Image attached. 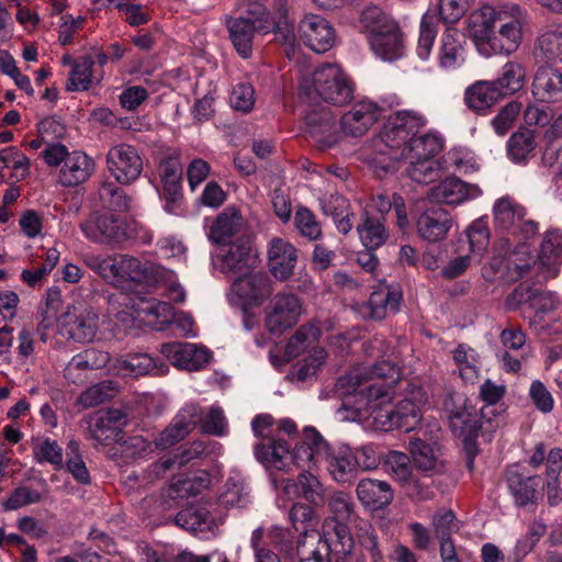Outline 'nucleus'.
<instances>
[{
    "label": "nucleus",
    "instance_id": "obj_34",
    "mask_svg": "<svg viewBox=\"0 0 562 562\" xmlns=\"http://www.w3.org/2000/svg\"><path fill=\"white\" fill-rule=\"evenodd\" d=\"M175 522L190 532L214 533L222 519L204 506H192L179 512Z\"/></svg>",
    "mask_w": 562,
    "mask_h": 562
},
{
    "label": "nucleus",
    "instance_id": "obj_16",
    "mask_svg": "<svg viewBox=\"0 0 562 562\" xmlns=\"http://www.w3.org/2000/svg\"><path fill=\"white\" fill-rule=\"evenodd\" d=\"M443 409L447 414L449 427L454 436L469 439L473 437L479 429V420L475 408L467 404L462 395H449L443 403Z\"/></svg>",
    "mask_w": 562,
    "mask_h": 562
},
{
    "label": "nucleus",
    "instance_id": "obj_35",
    "mask_svg": "<svg viewBox=\"0 0 562 562\" xmlns=\"http://www.w3.org/2000/svg\"><path fill=\"white\" fill-rule=\"evenodd\" d=\"M503 99L492 80H480L464 90L463 100L465 105L479 113L484 114Z\"/></svg>",
    "mask_w": 562,
    "mask_h": 562
},
{
    "label": "nucleus",
    "instance_id": "obj_51",
    "mask_svg": "<svg viewBox=\"0 0 562 562\" xmlns=\"http://www.w3.org/2000/svg\"><path fill=\"white\" fill-rule=\"evenodd\" d=\"M387 122L392 125V128H396L412 139L427 125L428 120L419 111L402 110L390 114Z\"/></svg>",
    "mask_w": 562,
    "mask_h": 562
},
{
    "label": "nucleus",
    "instance_id": "obj_58",
    "mask_svg": "<svg viewBox=\"0 0 562 562\" xmlns=\"http://www.w3.org/2000/svg\"><path fill=\"white\" fill-rule=\"evenodd\" d=\"M319 329L314 325H302L288 340L285 355L289 358L300 356L308 346L314 344L319 336Z\"/></svg>",
    "mask_w": 562,
    "mask_h": 562
},
{
    "label": "nucleus",
    "instance_id": "obj_9",
    "mask_svg": "<svg viewBox=\"0 0 562 562\" xmlns=\"http://www.w3.org/2000/svg\"><path fill=\"white\" fill-rule=\"evenodd\" d=\"M302 302L293 293L276 294L265 311V325L269 333L280 336L299 322Z\"/></svg>",
    "mask_w": 562,
    "mask_h": 562
},
{
    "label": "nucleus",
    "instance_id": "obj_25",
    "mask_svg": "<svg viewBox=\"0 0 562 562\" xmlns=\"http://www.w3.org/2000/svg\"><path fill=\"white\" fill-rule=\"evenodd\" d=\"M540 278L553 279L562 265V232L551 229L544 234L537 259Z\"/></svg>",
    "mask_w": 562,
    "mask_h": 562
},
{
    "label": "nucleus",
    "instance_id": "obj_57",
    "mask_svg": "<svg viewBox=\"0 0 562 562\" xmlns=\"http://www.w3.org/2000/svg\"><path fill=\"white\" fill-rule=\"evenodd\" d=\"M32 450L35 460L40 463L47 462L55 469L63 467V449L55 440L37 438L32 441Z\"/></svg>",
    "mask_w": 562,
    "mask_h": 562
},
{
    "label": "nucleus",
    "instance_id": "obj_24",
    "mask_svg": "<svg viewBox=\"0 0 562 562\" xmlns=\"http://www.w3.org/2000/svg\"><path fill=\"white\" fill-rule=\"evenodd\" d=\"M128 417L119 408H110L95 413L90 423V432L100 443H109L120 439L122 428L127 424Z\"/></svg>",
    "mask_w": 562,
    "mask_h": 562
},
{
    "label": "nucleus",
    "instance_id": "obj_53",
    "mask_svg": "<svg viewBox=\"0 0 562 562\" xmlns=\"http://www.w3.org/2000/svg\"><path fill=\"white\" fill-rule=\"evenodd\" d=\"M360 23L368 37L382 34L397 26L396 22L376 5L367 7L362 11Z\"/></svg>",
    "mask_w": 562,
    "mask_h": 562
},
{
    "label": "nucleus",
    "instance_id": "obj_10",
    "mask_svg": "<svg viewBox=\"0 0 562 562\" xmlns=\"http://www.w3.org/2000/svg\"><path fill=\"white\" fill-rule=\"evenodd\" d=\"M493 216L499 229L520 235L522 238L533 237L539 231L537 222L526 218V209L508 196L495 201Z\"/></svg>",
    "mask_w": 562,
    "mask_h": 562
},
{
    "label": "nucleus",
    "instance_id": "obj_22",
    "mask_svg": "<svg viewBox=\"0 0 562 562\" xmlns=\"http://www.w3.org/2000/svg\"><path fill=\"white\" fill-rule=\"evenodd\" d=\"M267 257L269 271L277 280L286 281L293 276L297 250L291 243L273 237L269 241Z\"/></svg>",
    "mask_w": 562,
    "mask_h": 562
},
{
    "label": "nucleus",
    "instance_id": "obj_28",
    "mask_svg": "<svg viewBox=\"0 0 562 562\" xmlns=\"http://www.w3.org/2000/svg\"><path fill=\"white\" fill-rule=\"evenodd\" d=\"M414 467L425 473L426 476L439 475L446 472V464L441 458L439 448L427 443L422 439H413L409 442Z\"/></svg>",
    "mask_w": 562,
    "mask_h": 562
},
{
    "label": "nucleus",
    "instance_id": "obj_36",
    "mask_svg": "<svg viewBox=\"0 0 562 562\" xmlns=\"http://www.w3.org/2000/svg\"><path fill=\"white\" fill-rule=\"evenodd\" d=\"M532 256L525 246L509 252L506 257L493 259L491 267L495 269L506 282H514L520 279L530 268Z\"/></svg>",
    "mask_w": 562,
    "mask_h": 562
},
{
    "label": "nucleus",
    "instance_id": "obj_32",
    "mask_svg": "<svg viewBox=\"0 0 562 562\" xmlns=\"http://www.w3.org/2000/svg\"><path fill=\"white\" fill-rule=\"evenodd\" d=\"M94 161L82 151H72L58 175V182L63 187H76L87 181L94 171Z\"/></svg>",
    "mask_w": 562,
    "mask_h": 562
},
{
    "label": "nucleus",
    "instance_id": "obj_15",
    "mask_svg": "<svg viewBox=\"0 0 562 562\" xmlns=\"http://www.w3.org/2000/svg\"><path fill=\"white\" fill-rule=\"evenodd\" d=\"M291 458L297 468L311 471L324 459L329 458V446L315 428L305 427Z\"/></svg>",
    "mask_w": 562,
    "mask_h": 562
},
{
    "label": "nucleus",
    "instance_id": "obj_47",
    "mask_svg": "<svg viewBox=\"0 0 562 562\" xmlns=\"http://www.w3.org/2000/svg\"><path fill=\"white\" fill-rule=\"evenodd\" d=\"M323 542L328 544V551L334 555H347L353 548V539L347 522H329L322 535Z\"/></svg>",
    "mask_w": 562,
    "mask_h": 562
},
{
    "label": "nucleus",
    "instance_id": "obj_46",
    "mask_svg": "<svg viewBox=\"0 0 562 562\" xmlns=\"http://www.w3.org/2000/svg\"><path fill=\"white\" fill-rule=\"evenodd\" d=\"M324 461L327 462L328 471L338 483L349 482L357 474V461L353 451L348 447L340 448L335 454L329 452V458Z\"/></svg>",
    "mask_w": 562,
    "mask_h": 562
},
{
    "label": "nucleus",
    "instance_id": "obj_59",
    "mask_svg": "<svg viewBox=\"0 0 562 562\" xmlns=\"http://www.w3.org/2000/svg\"><path fill=\"white\" fill-rule=\"evenodd\" d=\"M224 507H244L248 503V492L245 482L240 477H229L225 482L224 490L218 497Z\"/></svg>",
    "mask_w": 562,
    "mask_h": 562
},
{
    "label": "nucleus",
    "instance_id": "obj_41",
    "mask_svg": "<svg viewBox=\"0 0 562 562\" xmlns=\"http://www.w3.org/2000/svg\"><path fill=\"white\" fill-rule=\"evenodd\" d=\"M110 361V355L105 351L89 348L75 355L67 363L64 374L68 380L77 383L80 380L77 372L101 369Z\"/></svg>",
    "mask_w": 562,
    "mask_h": 562
},
{
    "label": "nucleus",
    "instance_id": "obj_19",
    "mask_svg": "<svg viewBox=\"0 0 562 562\" xmlns=\"http://www.w3.org/2000/svg\"><path fill=\"white\" fill-rule=\"evenodd\" d=\"M300 40L318 54L329 50L336 38L331 24L321 15L307 14L299 25Z\"/></svg>",
    "mask_w": 562,
    "mask_h": 562
},
{
    "label": "nucleus",
    "instance_id": "obj_56",
    "mask_svg": "<svg viewBox=\"0 0 562 562\" xmlns=\"http://www.w3.org/2000/svg\"><path fill=\"white\" fill-rule=\"evenodd\" d=\"M408 177L416 183L428 184L440 177L441 168L434 159H406Z\"/></svg>",
    "mask_w": 562,
    "mask_h": 562
},
{
    "label": "nucleus",
    "instance_id": "obj_13",
    "mask_svg": "<svg viewBox=\"0 0 562 562\" xmlns=\"http://www.w3.org/2000/svg\"><path fill=\"white\" fill-rule=\"evenodd\" d=\"M106 165L110 173L121 184L134 182L143 170L140 156L127 144L112 146L106 154Z\"/></svg>",
    "mask_w": 562,
    "mask_h": 562
},
{
    "label": "nucleus",
    "instance_id": "obj_43",
    "mask_svg": "<svg viewBox=\"0 0 562 562\" xmlns=\"http://www.w3.org/2000/svg\"><path fill=\"white\" fill-rule=\"evenodd\" d=\"M373 53L383 60H395L403 55V35L398 25L382 34L369 36Z\"/></svg>",
    "mask_w": 562,
    "mask_h": 562
},
{
    "label": "nucleus",
    "instance_id": "obj_17",
    "mask_svg": "<svg viewBox=\"0 0 562 562\" xmlns=\"http://www.w3.org/2000/svg\"><path fill=\"white\" fill-rule=\"evenodd\" d=\"M202 420V411L196 404L184 405L171 423L155 439L157 449H167L183 440Z\"/></svg>",
    "mask_w": 562,
    "mask_h": 562
},
{
    "label": "nucleus",
    "instance_id": "obj_2",
    "mask_svg": "<svg viewBox=\"0 0 562 562\" xmlns=\"http://www.w3.org/2000/svg\"><path fill=\"white\" fill-rule=\"evenodd\" d=\"M398 379V369L389 361L379 362L372 367L358 366L338 378L336 391L349 396L342 409L355 405V416H342L344 419L360 418L366 414L379 411L392 400L393 384Z\"/></svg>",
    "mask_w": 562,
    "mask_h": 562
},
{
    "label": "nucleus",
    "instance_id": "obj_27",
    "mask_svg": "<svg viewBox=\"0 0 562 562\" xmlns=\"http://www.w3.org/2000/svg\"><path fill=\"white\" fill-rule=\"evenodd\" d=\"M542 479L539 475H525L516 468L507 470V486L517 506L524 507L539 499V487Z\"/></svg>",
    "mask_w": 562,
    "mask_h": 562
},
{
    "label": "nucleus",
    "instance_id": "obj_38",
    "mask_svg": "<svg viewBox=\"0 0 562 562\" xmlns=\"http://www.w3.org/2000/svg\"><path fill=\"white\" fill-rule=\"evenodd\" d=\"M357 496L363 506L378 510L387 506L393 499V490L385 481L361 480L357 485Z\"/></svg>",
    "mask_w": 562,
    "mask_h": 562
},
{
    "label": "nucleus",
    "instance_id": "obj_45",
    "mask_svg": "<svg viewBox=\"0 0 562 562\" xmlns=\"http://www.w3.org/2000/svg\"><path fill=\"white\" fill-rule=\"evenodd\" d=\"M243 226V218L239 212L235 209H226L212 222L207 237L215 244L225 243Z\"/></svg>",
    "mask_w": 562,
    "mask_h": 562
},
{
    "label": "nucleus",
    "instance_id": "obj_3",
    "mask_svg": "<svg viewBox=\"0 0 562 562\" xmlns=\"http://www.w3.org/2000/svg\"><path fill=\"white\" fill-rule=\"evenodd\" d=\"M85 263L106 283L123 290H132L158 279V268L127 254L89 255Z\"/></svg>",
    "mask_w": 562,
    "mask_h": 562
},
{
    "label": "nucleus",
    "instance_id": "obj_33",
    "mask_svg": "<svg viewBox=\"0 0 562 562\" xmlns=\"http://www.w3.org/2000/svg\"><path fill=\"white\" fill-rule=\"evenodd\" d=\"M464 34L456 29H448L443 32L440 41L438 61L445 69L460 67L465 60Z\"/></svg>",
    "mask_w": 562,
    "mask_h": 562
},
{
    "label": "nucleus",
    "instance_id": "obj_31",
    "mask_svg": "<svg viewBox=\"0 0 562 562\" xmlns=\"http://www.w3.org/2000/svg\"><path fill=\"white\" fill-rule=\"evenodd\" d=\"M411 139L397 131L386 121L380 134L373 139V147L376 156L385 157L389 161L395 162L403 159L405 146Z\"/></svg>",
    "mask_w": 562,
    "mask_h": 562
},
{
    "label": "nucleus",
    "instance_id": "obj_23",
    "mask_svg": "<svg viewBox=\"0 0 562 562\" xmlns=\"http://www.w3.org/2000/svg\"><path fill=\"white\" fill-rule=\"evenodd\" d=\"M482 194V190L476 184H469L457 177H448L432 187L429 198L442 204L458 205L469 199H475Z\"/></svg>",
    "mask_w": 562,
    "mask_h": 562
},
{
    "label": "nucleus",
    "instance_id": "obj_18",
    "mask_svg": "<svg viewBox=\"0 0 562 562\" xmlns=\"http://www.w3.org/2000/svg\"><path fill=\"white\" fill-rule=\"evenodd\" d=\"M160 351L171 364L188 371L203 369L211 359L209 349L192 342H166L161 345Z\"/></svg>",
    "mask_w": 562,
    "mask_h": 562
},
{
    "label": "nucleus",
    "instance_id": "obj_26",
    "mask_svg": "<svg viewBox=\"0 0 562 562\" xmlns=\"http://www.w3.org/2000/svg\"><path fill=\"white\" fill-rule=\"evenodd\" d=\"M532 95L542 103L562 101V71L552 66H541L532 80Z\"/></svg>",
    "mask_w": 562,
    "mask_h": 562
},
{
    "label": "nucleus",
    "instance_id": "obj_39",
    "mask_svg": "<svg viewBox=\"0 0 562 562\" xmlns=\"http://www.w3.org/2000/svg\"><path fill=\"white\" fill-rule=\"evenodd\" d=\"M137 315L139 323H145L156 330H162L165 325L172 323L175 311L167 302L142 299L137 302Z\"/></svg>",
    "mask_w": 562,
    "mask_h": 562
},
{
    "label": "nucleus",
    "instance_id": "obj_21",
    "mask_svg": "<svg viewBox=\"0 0 562 562\" xmlns=\"http://www.w3.org/2000/svg\"><path fill=\"white\" fill-rule=\"evenodd\" d=\"M381 115L382 110L375 103L370 101L358 102L341 116V133L353 138L362 137Z\"/></svg>",
    "mask_w": 562,
    "mask_h": 562
},
{
    "label": "nucleus",
    "instance_id": "obj_49",
    "mask_svg": "<svg viewBox=\"0 0 562 562\" xmlns=\"http://www.w3.org/2000/svg\"><path fill=\"white\" fill-rule=\"evenodd\" d=\"M525 67L515 60L507 61L501 69L498 77L492 80L504 97L518 92L525 85Z\"/></svg>",
    "mask_w": 562,
    "mask_h": 562
},
{
    "label": "nucleus",
    "instance_id": "obj_20",
    "mask_svg": "<svg viewBox=\"0 0 562 562\" xmlns=\"http://www.w3.org/2000/svg\"><path fill=\"white\" fill-rule=\"evenodd\" d=\"M452 217L441 206H429L415 216L417 235L428 241L438 243L443 240L451 226Z\"/></svg>",
    "mask_w": 562,
    "mask_h": 562
},
{
    "label": "nucleus",
    "instance_id": "obj_11",
    "mask_svg": "<svg viewBox=\"0 0 562 562\" xmlns=\"http://www.w3.org/2000/svg\"><path fill=\"white\" fill-rule=\"evenodd\" d=\"M59 322L63 335L79 342L91 341L99 329L98 313L85 303L68 306Z\"/></svg>",
    "mask_w": 562,
    "mask_h": 562
},
{
    "label": "nucleus",
    "instance_id": "obj_1",
    "mask_svg": "<svg viewBox=\"0 0 562 562\" xmlns=\"http://www.w3.org/2000/svg\"><path fill=\"white\" fill-rule=\"evenodd\" d=\"M529 24L526 10L516 3L484 4L469 16V34L484 56H509L518 50Z\"/></svg>",
    "mask_w": 562,
    "mask_h": 562
},
{
    "label": "nucleus",
    "instance_id": "obj_37",
    "mask_svg": "<svg viewBox=\"0 0 562 562\" xmlns=\"http://www.w3.org/2000/svg\"><path fill=\"white\" fill-rule=\"evenodd\" d=\"M115 369L124 375L142 376L147 374L164 375L168 372V366L155 360L147 353H131L117 359Z\"/></svg>",
    "mask_w": 562,
    "mask_h": 562
},
{
    "label": "nucleus",
    "instance_id": "obj_8",
    "mask_svg": "<svg viewBox=\"0 0 562 562\" xmlns=\"http://www.w3.org/2000/svg\"><path fill=\"white\" fill-rule=\"evenodd\" d=\"M385 468L409 498L427 501L434 497L431 486L413 472L411 459L406 453L390 451L385 456Z\"/></svg>",
    "mask_w": 562,
    "mask_h": 562
},
{
    "label": "nucleus",
    "instance_id": "obj_61",
    "mask_svg": "<svg viewBox=\"0 0 562 562\" xmlns=\"http://www.w3.org/2000/svg\"><path fill=\"white\" fill-rule=\"evenodd\" d=\"M116 392V384L113 381H102L97 383L86 391H83L78 397V403L83 408L94 407L114 396Z\"/></svg>",
    "mask_w": 562,
    "mask_h": 562
},
{
    "label": "nucleus",
    "instance_id": "obj_44",
    "mask_svg": "<svg viewBox=\"0 0 562 562\" xmlns=\"http://www.w3.org/2000/svg\"><path fill=\"white\" fill-rule=\"evenodd\" d=\"M357 232L366 249H376L384 245L389 238L384 217H375L370 215L368 211L363 214L361 223L357 225Z\"/></svg>",
    "mask_w": 562,
    "mask_h": 562
},
{
    "label": "nucleus",
    "instance_id": "obj_40",
    "mask_svg": "<svg viewBox=\"0 0 562 562\" xmlns=\"http://www.w3.org/2000/svg\"><path fill=\"white\" fill-rule=\"evenodd\" d=\"M307 125L311 137L323 149L331 148L341 140L342 136L337 132L335 121L329 113L310 114Z\"/></svg>",
    "mask_w": 562,
    "mask_h": 562
},
{
    "label": "nucleus",
    "instance_id": "obj_12",
    "mask_svg": "<svg viewBox=\"0 0 562 562\" xmlns=\"http://www.w3.org/2000/svg\"><path fill=\"white\" fill-rule=\"evenodd\" d=\"M274 282L265 271H247L234 280L232 292L247 307L261 306L273 293Z\"/></svg>",
    "mask_w": 562,
    "mask_h": 562
},
{
    "label": "nucleus",
    "instance_id": "obj_30",
    "mask_svg": "<svg viewBox=\"0 0 562 562\" xmlns=\"http://www.w3.org/2000/svg\"><path fill=\"white\" fill-rule=\"evenodd\" d=\"M401 301V291L382 284L371 293L364 306V316L374 321H381L390 313H396Z\"/></svg>",
    "mask_w": 562,
    "mask_h": 562
},
{
    "label": "nucleus",
    "instance_id": "obj_42",
    "mask_svg": "<svg viewBox=\"0 0 562 562\" xmlns=\"http://www.w3.org/2000/svg\"><path fill=\"white\" fill-rule=\"evenodd\" d=\"M443 146V136L439 132L429 131L411 139V143L405 146L403 159H434Z\"/></svg>",
    "mask_w": 562,
    "mask_h": 562
},
{
    "label": "nucleus",
    "instance_id": "obj_7",
    "mask_svg": "<svg viewBox=\"0 0 562 562\" xmlns=\"http://www.w3.org/2000/svg\"><path fill=\"white\" fill-rule=\"evenodd\" d=\"M427 400L423 387L411 384L405 390L404 398L396 404L394 409L378 412L374 416L375 425L384 431L393 428L411 431L420 423L422 408L426 405Z\"/></svg>",
    "mask_w": 562,
    "mask_h": 562
},
{
    "label": "nucleus",
    "instance_id": "obj_50",
    "mask_svg": "<svg viewBox=\"0 0 562 562\" xmlns=\"http://www.w3.org/2000/svg\"><path fill=\"white\" fill-rule=\"evenodd\" d=\"M297 562H331L328 544L323 542L318 532H312L307 538L299 541Z\"/></svg>",
    "mask_w": 562,
    "mask_h": 562
},
{
    "label": "nucleus",
    "instance_id": "obj_29",
    "mask_svg": "<svg viewBox=\"0 0 562 562\" xmlns=\"http://www.w3.org/2000/svg\"><path fill=\"white\" fill-rule=\"evenodd\" d=\"M162 183V194L166 200V211L175 212L176 203L181 199L182 167L177 158H166L159 165Z\"/></svg>",
    "mask_w": 562,
    "mask_h": 562
},
{
    "label": "nucleus",
    "instance_id": "obj_62",
    "mask_svg": "<svg viewBox=\"0 0 562 562\" xmlns=\"http://www.w3.org/2000/svg\"><path fill=\"white\" fill-rule=\"evenodd\" d=\"M328 509L330 514L334 516V519L330 522H347L349 521L355 512V504L350 494L336 491L330 496L326 497Z\"/></svg>",
    "mask_w": 562,
    "mask_h": 562
},
{
    "label": "nucleus",
    "instance_id": "obj_64",
    "mask_svg": "<svg viewBox=\"0 0 562 562\" xmlns=\"http://www.w3.org/2000/svg\"><path fill=\"white\" fill-rule=\"evenodd\" d=\"M99 196L103 205L109 210L115 212H126L130 209V196H127L121 188L116 187L112 182H104L101 186L99 190Z\"/></svg>",
    "mask_w": 562,
    "mask_h": 562
},
{
    "label": "nucleus",
    "instance_id": "obj_60",
    "mask_svg": "<svg viewBox=\"0 0 562 562\" xmlns=\"http://www.w3.org/2000/svg\"><path fill=\"white\" fill-rule=\"evenodd\" d=\"M289 517L295 530L301 532L303 538H307L312 532H317L315 529L317 517L313 507L303 503H295L289 513Z\"/></svg>",
    "mask_w": 562,
    "mask_h": 562
},
{
    "label": "nucleus",
    "instance_id": "obj_4",
    "mask_svg": "<svg viewBox=\"0 0 562 562\" xmlns=\"http://www.w3.org/2000/svg\"><path fill=\"white\" fill-rule=\"evenodd\" d=\"M300 94L310 103L323 101L342 106L351 101L353 89L339 66L324 64L302 78Z\"/></svg>",
    "mask_w": 562,
    "mask_h": 562
},
{
    "label": "nucleus",
    "instance_id": "obj_14",
    "mask_svg": "<svg viewBox=\"0 0 562 562\" xmlns=\"http://www.w3.org/2000/svg\"><path fill=\"white\" fill-rule=\"evenodd\" d=\"M255 261L251 255V240L248 237H238L221 247L215 265L225 274L241 276L252 268Z\"/></svg>",
    "mask_w": 562,
    "mask_h": 562
},
{
    "label": "nucleus",
    "instance_id": "obj_6",
    "mask_svg": "<svg viewBox=\"0 0 562 562\" xmlns=\"http://www.w3.org/2000/svg\"><path fill=\"white\" fill-rule=\"evenodd\" d=\"M269 13L262 4L249 3L246 15H226L224 24L236 53L244 59L252 56L254 38L258 31L268 27Z\"/></svg>",
    "mask_w": 562,
    "mask_h": 562
},
{
    "label": "nucleus",
    "instance_id": "obj_5",
    "mask_svg": "<svg viewBox=\"0 0 562 562\" xmlns=\"http://www.w3.org/2000/svg\"><path fill=\"white\" fill-rule=\"evenodd\" d=\"M82 235L92 244L119 248L136 237V223L110 212L93 211L79 224Z\"/></svg>",
    "mask_w": 562,
    "mask_h": 562
},
{
    "label": "nucleus",
    "instance_id": "obj_63",
    "mask_svg": "<svg viewBox=\"0 0 562 562\" xmlns=\"http://www.w3.org/2000/svg\"><path fill=\"white\" fill-rule=\"evenodd\" d=\"M536 142L533 133L529 130L514 133L508 140V155L516 162L524 161L535 149Z\"/></svg>",
    "mask_w": 562,
    "mask_h": 562
},
{
    "label": "nucleus",
    "instance_id": "obj_55",
    "mask_svg": "<svg viewBox=\"0 0 562 562\" xmlns=\"http://www.w3.org/2000/svg\"><path fill=\"white\" fill-rule=\"evenodd\" d=\"M301 496L313 506H322L326 502V490L311 471H302L297 476Z\"/></svg>",
    "mask_w": 562,
    "mask_h": 562
},
{
    "label": "nucleus",
    "instance_id": "obj_54",
    "mask_svg": "<svg viewBox=\"0 0 562 562\" xmlns=\"http://www.w3.org/2000/svg\"><path fill=\"white\" fill-rule=\"evenodd\" d=\"M93 64L94 59L91 55L82 56L74 63L66 86L68 91H86L90 88L93 79Z\"/></svg>",
    "mask_w": 562,
    "mask_h": 562
},
{
    "label": "nucleus",
    "instance_id": "obj_52",
    "mask_svg": "<svg viewBox=\"0 0 562 562\" xmlns=\"http://www.w3.org/2000/svg\"><path fill=\"white\" fill-rule=\"evenodd\" d=\"M537 49L547 61H562V24L549 26L538 37Z\"/></svg>",
    "mask_w": 562,
    "mask_h": 562
},
{
    "label": "nucleus",
    "instance_id": "obj_48",
    "mask_svg": "<svg viewBox=\"0 0 562 562\" xmlns=\"http://www.w3.org/2000/svg\"><path fill=\"white\" fill-rule=\"evenodd\" d=\"M321 205L324 214L333 217L337 229L341 234H348L352 229L350 205L346 198L334 193L324 198Z\"/></svg>",
    "mask_w": 562,
    "mask_h": 562
}]
</instances>
